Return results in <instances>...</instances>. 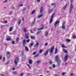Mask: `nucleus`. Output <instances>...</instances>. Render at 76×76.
<instances>
[{"mask_svg": "<svg viewBox=\"0 0 76 76\" xmlns=\"http://www.w3.org/2000/svg\"><path fill=\"white\" fill-rule=\"evenodd\" d=\"M13 28V26H12V27H11L10 28H9V31L11 32L12 31V29Z\"/></svg>", "mask_w": 76, "mask_h": 76, "instance_id": "9b49d317", "label": "nucleus"}, {"mask_svg": "<svg viewBox=\"0 0 76 76\" xmlns=\"http://www.w3.org/2000/svg\"><path fill=\"white\" fill-rule=\"evenodd\" d=\"M23 6V4H21L20 5V7H22Z\"/></svg>", "mask_w": 76, "mask_h": 76, "instance_id": "052dcab7", "label": "nucleus"}, {"mask_svg": "<svg viewBox=\"0 0 76 76\" xmlns=\"http://www.w3.org/2000/svg\"><path fill=\"white\" fill-rule=\"evenodd\" d=\"M40 11L41 13H42V12H43V7H41Z\"/></svg>", "mask_w": 76, "mask_h": 76, "instance_id": "2eb2a0df", "label": "nucleus"}, {"mask_svg": "<svg viewBox=\"0 0 76 76\" xmlns=\"http://www.w3.org/2000/svg\"><path fill=\"white\" fill-rule=\"evenodd\" d=\"M0 75L1 76H4L3 74H0Z\"/></svg>", "mask_w": 76, "mask_h": 76, "instance_id": "69168bd1", "label": "nucleus"}, {"mask_svg": "<svg viewBox=\"0 0 76 76\" xmlns=\"http://www.w3.org/2000/svg\"><path fill=\"white\" fill-rule=\"evenodd\" d=\"M39 45V43L37 42L36 43V45H35L34 46V47H37L38 46V45Z\"/></svg>", "mask_w": 76, "mask_h": 76, "instance_id": "f8f14e48", "label": "nucleus"}, {"mask_svg": "<svg viewBox=\"0 0 76 76\" xmlns=\"http://www.w3.org/2000/svg\"><path fill=\"white\" fill-rule=\"evenodd\" d=\"M32 62V61L31 59L29 61V64H31Z\"/></svg>", "mask_w": 76, "mask_h": 76, "instance_id": "5701e85b", "label": "nucleus"}, {"mask_svg": "<svg viewBox=\"0 0 76 76\" xmlns=\"http://www.w3.org/2000/svg\"><path fill=\"white\" fill-rule=\"evenodd\" d=\"M3 60L4 61L5 60V57H3Z\"/></svg>", "mask_w": 76, "mask_h": 76, "instance_id": "f704fd0d", "label": "nucleus"}, {"mask_svg": "<svg viewBox=\"0 0 76 76\" xmlns=\"http://www.w3.org/2000/svg\"><path fill=\"white\" fill-rule=\"evenodd\" d=\"M54 5H55V4H53V3H52V4H51V5H52V6Z\"/></svg>", "mask_w": 76, "mask_h": 76, "instance_id": "680f3d73", "label": "nucleus"}, {"mask_svg": "<svg viewBox=\"0 0 76 76\" xmlns=\"http://www.w3.org/2000/svg\"><path fill=\"white\" fill-rule=\"evenodd\" d=\"M21 56H24V52L23 51H21Z\"/></svg>", "mask_w": 76, "mask_h": 76, "instance_id": "b1692460", "label": "nucleus"}, {"mask_svg": "<svg viewBox=\"0 0 76 76\" xmlns=\"http://www.w3.org/2000/svg\"><path fill=\"white\" fill-rule=\"evenodd\" d=\"M35 12V10L33 11L32 12H31V14H33Z\"/></svg>", "mask_w": 76, "mask_h": 76, "instance_id": "e433bc0d", "label": "nucleus"}, {"mask_svg": "<svg viewBox=\"0 0 76 76\" xmlns=\"http://www.w3.org/2000/svg\"><path fill=\"white\" fill-rule=\"evenodd\" d=\"M63 50L64 51V53H67V51L66 50V49H63Z\"/></svg>", "mask_w": 76, "mask_h": 76, "instance_id": "ddd939ff", "label": "nucleus"}, {"mask_svg": "<svg viewBox=\"0 0 76 76\" xmlns=\"http://www.w3.org/2000/svg\"><path fill=\"white\" fill-rule=\"evenodd\" d=\"M7 2V0H6V1H4V2H3V3H5L6 2Z\"/></svg>", "mask_w": 76, "mask_h": 76, "instance_id": "c03bdc74", "label": "nucleus"}, {"mask_svg": "<svg viewBox=\"0 0 76 76\" xmlns=\"http://www.w3.org/2000/svg\"><path fill=\"white\" fill-rule=\"evenodd\" d=\"M42 52H43V50H42V49L41 50H39V53H42Z\"/></svg>", "mask_w": 76, "mask_h": 76, "instance_id": "7c9ffc66", "label": "nucleus"}, {"mask_svg": "<svg viewBox=\"0 0 76 76\" xmlns=\"http://www.w3.org/2000/svg\"><path fill=\"white\" fill-rule=\"evenodd\" d=\"M48 45L47 42H46V43H45V46H46Z\"/></svg>", "mask_w": 76, "mask_h": 76, "instance_id": "79ce46f5", "label": "nucleus"}, {"mask_svg": "<svg viewBox=\"0 0 76 76\" xmlns=\"http://www.w3.org/2000/svg\"><path fill=\"white\" fill-rule=\"evenodd\" d=\"M21 21V20H20L18 22V24H20V22Z\"/></svg>", "mask_w": 76, "mask_h": 76, "instance_id": "4c0bfd02", "label": "nucleus"}, {"mask_svg": "<svg viewBox=\"0 0 76 76\" xmlns=\"http://www.w3.org/2000/svg\"><path fill=\"white\" fill-rule=\"evenodd\" d=\"M66 42H70V39H66Z\"/></svg>", "mask_w": 76, "mask_h": 76, "instance_id": "412c9836", "label": "nucleus"}, {"mask_svg": "<svg viewBox=\"0 0 76 76\" xmlns=\"http://www.w3.org/2000/svg\"><path fill=\"white\" fill-rule=\"evenodd\" d=\"M28 35V34H25V38L27 39L29 38V36Z\"/></svg>", "mask_w": 76, "mask_h": 76, "instance_id": "9d476101", "label": "nucleus"}, {"mask_svg": "<svg viewBox=\"0 0 76 76\" xmlns=\"http://www.w3.org/2000/svg\"><path fill=\"white\" fill-rule=\"evenodd\" d=\"M62 28L63 29H65V26L64 24H62Z\"/></svg>", "mask_w": 76, "mask_h": 76, "instance_id": "dca6fc26", "label": "nucleus"}, {"mask_svg": "<svg viewBox=\"0 0 76 76\" xmlns=\"http://www.w3.org/2000/svg\"><path fill=\"white\" fill-rule=\"evenodd\" d=\"M34 45V44L33 43H31L30 44V46H32V45Z\"/></svg>", "mask_w": 76, "mask_h": 76, "instance_id": "864d4df0", "label": "nucleus"}, {"mask_svg": "<svg viewBox=\"0 0 76 76\" xmlns=\"http://www.w3.org/2000/svg\"><path fill=\"white\" fill-rule=\"evenodd\" d=\"M26 40L25 39H24L23 41V46H25V45H26Z\"/></svg>", "mask_w": 76, "mask_h": 76, "instance_id": "0eeeda50", "label": "nucleus"}, {"mask_svg": "<svg viewBox=\"0 0 76 76\" xmlns=\"http://www.w3.org/2000/svg\"><path fill=\"white\" fill-rule=\"evenodd\" d=\"M73 75H74L73 73H72L70 75V76H73Z\"/></svg>", "mask_w": 76, "mask_h": 76, "instance_id": "ea45409f", "label": "nucleus"}, {"mask_svg": "<svg viewBox=\"0 0 76 76\" xmlns=\"http://www.w3.org/2000/svg\"><path fill=\"white\" fill-rule=\"evenodd\" d=\"M55 76H57V74H55Z\"/></svg>", "mask_w": 76, "mask_h": 76, "instance_id": "774afa93", "label": "nucleus"}, {"mask_svg": "<svg viewBox=\"0 0 76 76\" xmlns=\"http://www.w3.org/2000/svg\"><path fill=\"white\" fill-rule=\"evenodd\" d=\"M40 61H37V64H39V63H40Z\"/></svg>", "mask_w": 76, "mask_h": 76, "instance_id": "37998d69", "label": "nucleus"}, {"mask_svg": "<svg viewBox=\"0 0 76 76\" xmlns=\"http://www.w3.org/2000/svg\"><path fill=\"white\" fill-rule=\"evenodd\" d=\"M4 23H8V22L6 20H5V21H4Z\"/></svg>", "mask_w": 76, "mask_h": 76, "instance_id": "49530a36", "label": "nucleus"}, {"mask_svg": "<svg viewBox=\"0 0 76 76\" xmlns=\"http://www.w3.org/2000/svg\"><path fill=\"white\" fill-rule=\"evenodd\" d=\"M53 9H52V10H50L49 9L48 13L49 14H50L51 13V12L53 11Z\"/></svg>", "mask_w": 76, "mask_h": 76, "instance_id": "6ab92c4d", "label": "nucleus"}, {"mask_svg": "<svg viewBox=\"0 0 76 76\" xmlns=\"http://www.w3.org/2000/svg\"><path fill=\"white\" fill-rule=\"evenodd\" d=\"M48 33L47 32H45V36H47L48 35Z\"/></svg>", "mask_w": 76, "mask_h": 76, "instance_id": "c756f323", "label": "nucleus"}, {"mask_svg": "<svg viewBox=\"0 0 76 76\" xmlns=\"http://www.w3.org/2000/svg\"><path fill=\"white\" fill-rule=\"evenodd\" d=\"M27 65L28 67H29V68H31L29 64H27Z\"/></svg>", "mask_w": 76, "mask_h": 76, "instance_id": "72a5a7b5", "label": "nucleus"}, {"mask_svg": "<svg viewBox=\"0 0 76 76\" xmlns=\"http://www.w3.org/2000/svg\"><path fill=\"white\" fill-rule=\"evenodd\" d=\"M55 47L53 46V47L51 48H50V52L52 53L53 52V50L54 49Z\"/></svg>", "mask_w": 76, "mask_h": 76, "instance_id": "6e6552de", "label": "nucleus"}, {"mask_svg": "<svg viewBox=\"0 0 76 76\" xmlns=\"http://www.w3.org/2000/svg\"><path fill=\"white\" fill-rule=\"evenodd\" d=\"M66 7H67V4H66V5L65 6V7H64V9H65Z\"/></svg>", "mask_w": 76, "mask_h": 76, "instance_id": "3c124183", "label": "nucleus"}, {"mask_svg": "<svg viewBox=\"0 0 76 76\" xmlns=\"http://www.w3.org/2000/svg\"><path fill=\"white\" fill-rule=\"evenodd\" d=\"M61 47H62L64 48H67V47L65 46L64 45V44H63L62 45Z\"/></svg>", "mask_w": 76, "mask_h": 76, "instance_id": "aec40b11", "label": "nucleus"}, {"mask_svg": "<svg viewBox=\"0 0 76 76\" xmlns=\"http://www.w3.org/2000/svg\"><path fill=\"white\" fill-rule=\"evenodd\" d=\"M19 61V58L18 57H16V59H15V64H17V62Z\"/></svg>", "mask_w": 76, "mask_h": 76, "instance_id": "39448f33", "label": "nucleus"}, {"mask_svg": "<svg viewBox=\"0 0 76 76\" xmlns=\"http://www.w3.org/2000/svg\"><path fill=\"white\" fill-rule=\"evenodd\" d=\"M9 63H10V61H8V63H7V64H7V65L8 64H9Z\"/></svg>", "mask_w": 76, "mask_h": 76, "instance_id": "bf43d9fd", "label": "nucleus"}, {"mask_svg": "<svg viewBox=\"0 0 76 76\" xmlns=\"http://www.w3.org/2000/svg\"><path fill=\"white\" fill-rule=\"evenodd\" d=\"M25 50H26L27 51H29V49H28V47L25 46Z\"/></svg>", "mask_w": 76, "mask_h": 76, "instance_id": "4be33fe9", "label": "nucleus"}, {"mask_svg": "<svg viewBox=\"0 0 76 76\" xmlns=\"http://www.w3.org/2000/svg\"><path fill=\"white\" fill-rule=\"evenodd\" d=\"M73 8V4H71L70 8V9L69 11V12L70 13H71L72 11Z\"/></svg>", "mask_w": 76, "mask_h": 76, "instance_id": "f03ea898", "label": "nucleus"}, {"mask_svg": "<svg viewBox=\"0 0 76 76\" xmlns=\"http://www.w3.org/2000/svg\"><path fill=\"white\" fill-rule=\"evenodd\" d=\"M20 76H22L23 75V73H21L20 75Z\"/></svg>", "mask_w": 76, "mask_h": 76, "instance_id": "603ef678", "label": "nucleus"}, {"mask_svg": "<svg viewBox=\"0 0 76 76\" xmlns=\"http://www.w3.org/2000/svg\"><path fill=\"white\" fill-rule=\"evenodd\" d=\"M63 23H64V24H64V25H65V22L64 21L63 22Z\"/></svg>", "mask_w": 76, "mask_h": 76, "instance_id": "0e129e2a", "label": "nucleus"}, {"mask_svg": "<svg viewBox=\"0 0 76 76\" xmlns=\"http://www.w3.org/2000/svg\"><path fill=\"white\" fill-rule=\"evenodd\" d=\"M24 19L23 18H22V20H23V21H24Z\"/></svg>", "mask_w": 76, "mask_h": 76, "instance_id": "13d9d810", "label": "nucleus"}, {"mask_svg": "<svg viewBox=\"0 0 76 76\" xmlns=\"http://www.w3.org/2000/svg\"><path fill=\"white\" fill-rule=\"evenodd\" d=\"M36 53H37V52H35L33 53L32 55H35L36 54Z\"/></svg>", "mask_w": 76, "mask_h": 76, "instance_id": "473e14b6", "label": "nucleus"}, {"mask_svg": "<svg viewBox=\"0 0 76 76\" xmlns=\"http://www.w3.org/2000/svg\"><path fill=\"white\" fill-rule=\"evenodd\" d=\"M30 41V40L29 39H28L27 40V42H29Z\"/></svg>", "mask_w": 76, "mask_h": 76, "instance_id": "58836bf2", "label": "nucleus"}, {"mask_svg": "<svg viewBox=\"0 0 76 76\" xmlns=\"http://www.w3.org/2000/svg\"><path fill=\"white\" fill-rule=\"evenodd\" d=\"M73 38L74 39H76V36H75V35H74L73 36Z\"/></svg>", "mask_w": 76, "mask_h": 76, "instance_id": "2f4dec72", "label": "nucleus"}, {"mask_svg": "<svg viewBox=\"0 0 76 76\" xmlns=\"http://www.w3.org/2000/svg\"><path fill=\"white\" fill-rule=\"evenodd\" d=\"M60 22L59 21H56V22H55V28H56V25L57 24H58Z\"/></svg>", "mask_w": 76, "mask_h": 76, "instance_id": "423d86ee", "label": "nucleus"}, {"mask_svg": "<svg viewBox=\"0 0 76 76\" xmlns=\"http://www.w3.org/2000/svg\"><path fill=\"white\" fill-rule=\"evenodd\" d=\"M53 67L55 68V67H56V66L55 65V64H53Z\"/></svg>", "mask_w": 76, "mask_h": 76, "instance_id": "de8ad7c7", "label": "nucleus"}, {"mask_svg": "<svg viewBox=\"0 0 76 76\" xmlns=\"http://www.w3.org/2000/svg\"><path fill=\"white\" fill-rule=\"evenodd\" d=\"M19 37H17V38H16V42L18 43V42H19Z\"/></svg>", "mask_w": 76, "mask_h": 76, "instance_id": "4468645a", "label": "nucleus"}, {"mask_svg": "<svg viewBox=\"0 0 76 76\" xmlns=\"http://www.w3.org/2000/svg\"><path fill=\"white\" fill-rule=\"evenodd\" d=\"M68 58V56H67V55H66L65 56L64 60H65V61H66L67 60Z\"/></svg>", "mask_w": 76, "mask_h": 76, "instance_id": "1a4fd4ad", "label": "nucleus"}, {"mask_svg": "<svg viewBox=\"0 0 76 76\" xmlns=\"http://www.w3.org/2000/svg\"><path fill=\"white\" fill-rule=\"evenodd\" d=\"M65 72H63L62 74V75H65Z\"/></svg>", "mask_w": 76, "mask_h": 76, "instance_id": "8fccbe9b", "label": "nucleus"}, {"mask_svg": "<svg viewBox=\"0 0 76 76\" xmlns=\"http://www.w3.org/2000/svg\"><path fill=\"white\" fill-rule=\"evenodd\" d=\"M40 0H37V2H39L40 1Z\"/></svg>", "mask_w": 76, "mask_h": 76, "instance_id": "4d7b16f0", "label": "nucleus"}, {"mask_svg": "<svg viewBox=\"0 0 76 76\" xmlns=\"http://www.w3.org/2000/svg\"><path fill=\"white\" fill-rule=\"evenodd\" d=\"M31 39H35V37L34 36H31Z\"/></svg>", "mask_w": 76, "mask_h": 76, "instance_id": "a878e982", "label": "nucleus"}, {"mask_svg": "<svg viewBox=\"0 0 76 76\" xmlns=\"http://www.w3.org/2000/svg\"><path fill=\"white\" fill-rule=\"evenodd\" d=\"M55 61H57V63L58 64V66H60V65L61 61L60 58H59V57H58V55L56 56V57H55Z\"/></svg>", "mask_w": 76, "mask_h": 76, "instance_id": "f257e3e1", "label": "nucleus"}, {"mask_svg": "<svg viewBox=\"0 0 76 76\" xmlns=\"http://www.w3.org/2000/svg\"><path fill=\"white\" fill-rule=\"evenodd\" d=\"M49 64H52V62L51 61H50Z\"/></svg>", "mask_w": 76, "mask_h": 76, "instance_id": "5fc2aeb1", "label": "nucleus"}, {"mask_svg": "<svg viewBox=\"0 0 76 76\" xmlns=\"http://www.w3.org/2000/svg\"><path fill=\"white\" fill-rule=\"evenodd\" d=\"M2 59V56H1L0 57V59L1 60Z\"/></svg>", "mask_w": 76, "mask_h": 76, "instance_id": "6e6d98bb", "label": "nucleus"}, {"mask_svg": "<svg viewBox=\"0 0 76 76\" xmlns=\"http://www.w3.org/2000/svg\"><path fill=\"white\" fill-rule=\"evenodd\" d=\"M6 40H7L8 41V40H11V39L10 38V37L7 38H6Z\"/></svg>", "mask_w": 76, "mask_h": 76, "instance_id": "cd10ccee", "label": "nucleus"}, {"mask_svg": "<svg viewBox=\"0 0 76 76\" xmlns=\"http://www.w3.org/2000/svg\"><path fill=\"white\" fill-rule=\"evenodd\" d=\"M23 31H24V32H25V33H27V30L26 29V28H23Z\"/></svg>", "mask_w": 76, "mask_h": 76, "instance_id": "a211bd4d", "label": "nucleus"}, {"mask_svg": "<svg viewBox=\"0 0 76 76\" xmlns=\"http://www.w3.org/2000/svg\"><path fill=\"white\" fill-rule=\"evenodd\" d=\"M43 29H44V28H38L37 30H38L39 31H40L41 30H42Z\"/></svg>", "mask_w": 76, "mask_h": 76, "instance_id": "bb28decb", "label": "nucleus"}, {"mask_svg": "<svg viewBox=\"0 0 76 76\" xmlns=\"http://www.w3.org/2000/svg\"><path fill=\"white\" fill-rule=\"evenodd\" d=\"M49 49H48L47 50H46V53H45L44 54V55H45V56H47V55H48V52H49Z\"/></svg>", "mask_w": 76, "mask_h": 76, "instance_id": "20e7f679", "label": "nucleus"}, {"mask_svg": "<svg viewBox=\"0 0 76 76\" xmlns=\"http://www.w3.org/2000/svg\"><path fill=\"white\" fill-rule=\"evenodd\" d=\"M41 32V31H39V32L37 31V34H39V33H40Z\"/></svg>", "mask_w": 76, "mask_h": 76, "instance_id": "c9c22d12", "label": "nucleus"}, {"mask_svg": "<svg viewBox=\"0 0 76 76\" xmlns=\"http://www.w3.org/2000/svg\"><path fill=\"white\" fill-rule=\"evenodd\" d=\"M15 70V68H12V70Z\"/></svg>", "mask_w": 76, "mask_h": 76, "instance_id": "e2e57ef3", "label": "nucleus"}, {"mask_svg": "<svg viewBox=\"0 0 76 76\" xmlns=\"http://www.w3.org/2000/svg\"><path fill=\"white\" fill-rule=\"evenodd\" d=\"M36 21V19H34V20H33L34 22L32 23V24H33L35 23V21Z\"/></svg>", "mask_w": 76, "mask_h": 76, "instance_id": "a18cd8bd", "label": "nucleus"}, {"mask_svg": "<svg viewBox=\"0 0 76 76\" xmlns=\"http://www.w3.org/2000/svg\"><path fill=\"white\" fill-rule=\"evenodd\" d=\"M9 54H10V52H7V55H9Z\"/></svg>", "mask_w": 76, "mask_h": 76, "instance_id": "09e8293b", "label": "nucleus"}, {"mask_svg": "<svg viewBox=\"0 0 76 76\" xmlns=\"http://www.w3.org/2000/svg\"><path fill=\"white\" fill-rule=\"evenodd\" d=\"M30 31L31 32V33H33V32L32 31Z\"/></svg>", "mask_w": 76, "mask_h": 76, "instance_id": "338daca9", "label": "nucleus"}, {"mask_svg": "<svg viewBox=\"0 0 76 76\" xmlns=\"http://www.w3.org/2000/svg\"><path fill=\"white\" fill-rule=\"evenodd\" d=\"M43 16V14H42L41 15H40L38 16V18H40L41 17H42Z\"/></svg>", "mask_w": 76, "mask_h": 76, "instance_id": "393cba45", "label": "nucleus"}, {"mask_svg": "<svg viewBox=\"0 0 76 76\" xmlns=\"http://www.w3.org/2000/svg\"><path fill=\"white\" fill-rule=\"evenodd\" d=\"M57 50H58L57 48H55V54H56L57 53Z\"/></svg>", "mask_w": 76, "mask_h": 76, "instance_id": "f3484780", "label": "nucleus"}, {"mask_svg": "<svg viewBox=\"0 0 76 76\" xmlns=\"http://www.w3.org/2000/svg\"><path fill=\"white\" fill-rule=\"evenodd\" d=\"M54 13L53 14V15H52L51 18V19L50 20V23H51L53 21V18L54 16Z\"/></svg>", "mask_w": 76, "mask_h": 76, "instance_id": "7ed1b4c3", "label": "nucleus"}, {"mask_svg": "<svg viewBox=\"0 0 76 76\" xmlns=\"http://www.w3.org/2000/svg\"><path fill=\"white\" fill-rule=\"evenodd\" d=\"M15 43V42L14 41H12V44H14Z\"/></svg>", "mask_w": 76, "mask_h": 76, "instance_id": "a19ab883", "label": "nucleus"}, {"mask_svg": "<svg viewBox=\"0 0 76 76\" xmlns=\"http://www.w3.org/2000/svg\"><path fill=\"white\" fill-rule=\"evenodd\" d=\"M39 54H37V55H36L35 56H34V57H38V56H39Z\"/></svg>", "mask_w": 76, "mask_h": 76, "instance_id": "c85d7f7f", "label": "nucleus"}]
</instances>
